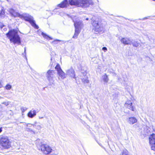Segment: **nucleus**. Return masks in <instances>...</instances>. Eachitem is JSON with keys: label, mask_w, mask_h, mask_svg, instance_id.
Instances as JSON below:
<instances>
[{"label": "nucleus", "mask_w": 155, "mask_h": 155, "mask_svg": "<svg viewBox=\"0 0 155 155\" xmlns=\"http://www.w3.org/2000/svg\"><path fill=\"white\" fill-rule=\"evenodd\" d=\"M39 119H42L43 118V117H41V116H39Z\"/></svg>", "instance_id": "e433bc0d"}, {"label": "nucleus", "mask_w": 155, "mask_h": 155, "mask_svg": "<svg viewBox=\"0 0 155 155\" xmlns=\"http://www.w3.org/2000/svg\"><path fill=\"white\" fill-rule=\"evenodd\" d=\"M31 125L30 124H26V123H25V124H24V125L26 126V127H31V125Z\"/></svg>", "instance_id": "72a5a7b5"}, {"label": "nucleus", "mask_w": 155, "mask_h": 155, "mask_svg": "<svg viewBox=\"0 0 155 155\" xmlns=\"http://www.w3.org/2000/svg\"><path fill=\"white\" fill-rule=\"evenodd\" d=\"M60 42H64V43H65L66 42V41H62V40H60L58 39H56L55 40H54L52 41L51 42V44L55 46L57 45L58 43Z\"/></svg>", "instance_id": "f3484780"}, {"label": "nucleus", "mask_w": 155, "mask_h": 155, "mask_svg": "<svg viewBox=\"0 0 155 155\" xmlns=\"http://www.w3.org/2000/svg\"><path fill=\"white\" fill-rule=\"evenodd\" d=\"M58 75L62 79H64L66 78V75L63 71L62 70L57 72Z\"/></svg>", "instance_id": "dca6fc26"}, {"label": "nucleus", "mask_w": 155, "mask_h": 155, "mask_svg": "<svg viewBox=\"0 0 155 155\" xmlns=\"http://www.w3.org/2000/svg\"><path fill=\"white\" fill-rule=\"evenodd\" d=\"M11 88V85L9 84H7L5 86V88L7 90H10Z\"/></svg>", "instance_id": "c756f323"}, {"label": "nucleus", "mask_w": 155, "mask_h": 155, "mask_svg": "<svg viewBox=\"0 0 155 155\" xmlns=\"http://www.w3.org/2000/svg\"><path fill=\"white\" fill-rule=\"evenodd\" d=\"M147 18H143V20H145V19H147Z\"/></svg>", "instance_id": "ea45409f"}, {"label": "nucleus", "mask_w": 155, "mask_h": 155, "mask_svg": "<svg viewBox=\"0 0 155 155\" xmlns=\"http://www.w3.org/2000/svg\"><path fill=\"white\" fill-rule=\"evenodd\" d=\"M131 43L133 46L134 47H138L140 44L139 43L137 42V41L133 40L131 41Z\"/></svg>", "instance_id": "412c9836"}, {"label": "nucleus", "mask_w": 155, "mask_h": 155, "mask_svg": "<svg viewBox=\"0 0 155 155\" xmlns=\"http://www.w3.org/2000/svg\"><path fill=\"white\" fill-rule=\"evenodd\" d=\"M0 28L2 31H5L7 30V28L5 27V26L2 23H0Z\"/></svg>", "instance_id": "393cba45"}, {"label": "nucleus", "mask_w": 155, "mask_h": 155, "mask_svg": "<svg viewBox=\"0 0 155 155\" xmlns=\"http://www.w3.org/2000/svg\"><path fill=\"white\" fill-rule=\"evenodd\" d=\"M2 104L5 105L6 106H8L9 104L8 103L6 102H3L2 103Z\"/></svg>", "instance_id": "c9c22d12"}, {"label": "nucleus", "mask_w": 155, "mask_h": 155, "mask_svg": "<svg viewBox=\"0 0 155 155\" xmlns=\"http://www.w3.org/2000/svg\"><path fill=\"white\" fill-rule=\"evenodd\" d=\"M5 16V11L3 10H2L0 13V18H3Z\"/></svg>", "instance_id": "b1692460"}, {"label": "nucleus", "mask_w": 155, "mask_h": 155, "mask_svg": "<svg viewBox=\"0 0 155 155\" xmlns=\"http://www.w3.org/2000/svg\"><path fill=\"white\" fill-rule=\"evenodd\" d=\"M25 130L26 131H28V132H33L32 130H31V129L29 128L28 127H26Z\"/></svg>", "instance_id": "473e14b6"}, {"label": "nucleus", "mask_w": 155, "mask_h": 155, "mask_svg": "<svg viewBox=\"0 0 155 155\" xmlns=\"http://www.w3.org/2000/svg\"><path fill=\"white\" fill-rule=\"evenodd\" d=\"M36 110L32 109L28 114V116L31 118H32L36 115Z\"/></svg>", "instance_id": "ddd939ff"}, {"label": "nucleus", "mask_w": 155, "mask_h": 155, "mask_svg": "<svg viewBox=\"0 0 155 155\" xmlns=\"http://www.w3.org/2000/svg\"><path fill=\"white\" fill-rule=\"evenodd\" d=\"M31 125H33L34 127L36 129H38V130H40L42 128L41 126L40 125L38 124L36 122L33 125L32 124Z\"/></svg>", "instance_id": "4be33fe9"}, {"label": "nucleus", "mask_w": 155, "mask_h": 155, "mask_svg": "<svg viewBox=\"0 0 155 155\" xmlns=\"http://www.w3.org/2000/svg\"><path fill=\"white\" fill-rule=\"evenodd\" d=\"M92 24L93 26V30L96 34L101 32H103L104 31V28L102 25L100 20L98 18L93 20Z\"/></svg>", "instance_id": "20e7f679"}, {"label": "nucleus", "mask_w": 155, "mask_h": 155, "mask_svg": "<svg viewBox=\"0 0 155 155\" xmlns=\"http://www.w3.org/2000/svg\"><path fill=\"white\" fill-rule=\"evenodd\" d=\"M41 35L43 36V37H44L45 39H46L48 40L53 39V38H52L50 37L49 36L47 35L46 34L44 33L43 32H42Z\"/></svg>", "instance_id": "6ab92c4d"}, {"label": "nucleus", "mask_w": 155, "mask_h": 155, "mask_svg": "<svg viewBox=\"0 0 155 155\" xmlns=\"http://www.w3.org/2000/svg\"><path fill=\"white\" fill-rule=\"evenodd\" d=\"M7 0V1H8V0Z\"/></svg>", "instance_id": "37998d69"}, {"label": "nucleus", "mask_w": 155, "mask_h": 155, "mask_svg": "<svg viewBox=\"0 0 155 155\" xmlns=\"http://www.w3.org/2000/svg\"><path fill=\"white\" fill-rule=\"evenodd\" d=\"M69 2L71 5L83 8H86L90 5H94V2L92 0H69Z\"/></svg>", "instance_id": "7ed1b4c3"}, {"label": "nucleus", "mask_w": 155, "mask_h": 155, "mask_svg": "<svg viewBox=\"0 0 155 155\" xmlns=\"http://www.w3.org/2000/svg\"><path fill=\"white\" fill-rule=\"evenodd\" d=\"M2 87V85L1 83H0V88H1Z\"/></svg>", "instance_id": "4c0bfd02"}, {"label": "nucleus", "mask_w": 155, "mask_h": 155, "mask_svg": "<svg viewBox=\"0 0 155 155\" xmlns=\"http://www.w3.org/2000/svg\"><path fill=\"white\" fill-rule=\"evenodd\" d=\"M121 42L125 45H130L131 41L129 38H122L120 40Z\"/></svg>", "instance_id": "9b49d317"}, {"label": "nucleus", "mask_w": 155, "mask_h": 155, "mask_svg": "<svg viewBox=\"0 0 155 155\" xmlns=\"http://www.w3.org/2000/svg\"><path fill=\"white\" fill-rule=\"evenodd\" d=\"M41 150L45 154H48L52 152V149L48 145L43 144L41 145Z\"/></svg>", "instance_id": "0eeeda50"}, {"label": "nucleus", "mask_w": 155, "mask_h": 155, "mask_svg": "<svg viewBox=\"0 0 155 155\" xmlns=\"http://www.w3.org/2000/svg\"><path fill=\"white\" fill-rule=\"evenodd\" d=\"M152 150L155 151V143L150 144Z\"/></svg>", "instance_id": "c85d7f7f"}, {"label": "nucleus", "mask_w": 155, "mask_h": 155, "mask_svg": "<svg viewBox=\"0 0 155 155\" xmlns=\"http://www.w3.org/2000/svg\"><path fill=\"white\" fill-rule=\"evenodd\" d=\"M1 146L4 149H8L11 147V143L7 136H2L0 138Z\"/></svg>", "instance_id": "39448f33"}, {"label": "nucleus", "mask_w": 155, "mask_h": 155, "mask_svg": "<svg viewBox=\"0 0 155 155\" xmlns=\"http://www.w3.org/2000/svg\"><path fill=\"white\" fill-rule=\"evenodd\" d=\"M122 155H128V151L126 149L123 150V152L122 153Z\"/></svg>", "instance_id": "bb28decb"}, {"label": "nucleus", "mask_w": 155, "mask_h": 155, "mask_svg": "<svg viewBox=\"0 0 155 155\" xmlns=\"http://www.w3.org/2000/svg\"><path fill=\"white\" fill-rule=\"evenodd\" d=\"M137 119L134 117H129L127 119V121L130 124H133L137 122Z\"/></svg>", "instance_id": "f8f14e48"}, {"label": "nucleus", "mask_w": 155, "mask_h": 155, "mask_svg": "<svg viewBox=\"0 0 155 155\" xmlns=\"http://www.w3.org/2000/svg\"><path fill=\"white\" fill-rule=\"evenodd\" d=\"M2 131V128H0V133H1Z\"/></svg>", "instance_id": "58836bf2"}, {"label": "nucleus", "mask_w": 155, "mask_h": 155, "mask_svg": "<svg viewBox=\"0 0 155 155\" xmlns=\"http://www.w3.org/2000/svg\"><path fill=\"white\" fill-rule=\"evenodd\" d=\"M54 71L53 70H48L46 74V76L47 79L50 82L53 81Z\"/></svg>", "instance_id": "6e6552de"}, {"label": "nucleus", "mask_w": 155, "mask_h": 155, "mask_svg": "<svg viewBox=\"0 0 155 155\" xmlns=\"http://www.w3.org/2000/svg\"><path fill=\"white\" fill-rule=\"evenodd\" d=\"M55 69L57 70V72L59 71H60L62 70L59 64H57L56 65V66L55 67Z\"/></svg>", "instance_id": "a878e982"}, {"label": "nucleus", "mask_w": 155, "mask_h": 155, "mask_svg": "<svg viewBox=\"0 0 155 155\" xmlns=\"http://www.w3.org/2000/svg\"><path fill=\"white\" fill-rule=\"evenodd\" d=\"M102 79L105 83H107L109 81V79L106 74L102 76Z\"/></svg>", "instance_id": "a211bd4d"}, {"label": "nucleus", "mask_w": 155, "mask_h": 155, "mask_svg": "<svg viewBox=\"0 0 155 155\" xmlns=\"http://www.w3.org/2000/svg\"><path fill=\"white\" fill-rule=\"evenodd\" d=\"M125 79L124 78H123V79L122 80L121 78H118V80L119 82H120L121 83H124V82H125Z\"/></svg>", "instance_id": "cd10ccee"}, {"label": "nucleus", "mask_w": 155, "mask_h": 155, "mask_svg": "<svg viewBox=\"0 0 155 155\" xmlns=\"http://www.w3.org/2000/svg\"><path fill=\"white\" fill-rule=\"evenodd\" d=\"M89 19L88 18H87L86 19V20H88Z\"/></svg>", "instance_id": "a19ab883"}, {"label": "nucleus", "mask_w": 155, "mask_h": 155, "mask_svg": "<svg viewBox=\"0 0 155 155\" xmlns=\"http://www.w3.org/2000/svg\"><path fill=\"white\" fill-rule=\"evenodd\" d=\"M6 35L11 43H13L14 45H20L21 44V38L17 30H11L6 34Z\"/></svg>", "instance_id": "f03ea898"}, {"label": "nucleus", "mask_w": 155, "mask_h": 155, "mask_svg": "<svg viewBox=\"0 0 155 155\" xmlns=\"http://www.w3.org/2000/svg\"><path fill=\"white\" fill-rule=\"evenodd\" d=\"M22 55L23 57L24 56L26 58V59L27 60V58L26 57V47H25L24 48V53L22 54Z\"/></svg>", "instance_id": "2f4dec72"}, {"label": "nucleus", "mask_w": 155, "mask_h": 155, "mask_svg": "<svg viewBox=\"0 0 155 155\" xmlns=\"http://www.w3.org/2000/svg\"><path fill=\"white\" fill-rule=\"evenodd\" d=\"M149 140L150 144L155 143V134H153L151 135L149 137Z\"/></svg>", "instance_id": "4468645a"}, {"label": "nucleus", "mask_w": 155, "mask_h": 155, "mask_svg": "<svg viewBox=\"0 0 155 155\" xmlns=\"http://www.w3.org/2000/svg\"><path fill=\"white\" fill-rule=\"evenodd\" d=\"M8 11L11 16L14 17H18L21 18H23L25 21H28L35 28L37 29L38 28V26L36 24L33 17L31 16L28 15L25 16L20 15L12 8L9 9Z\"/></svg>", "instance_id": "f257e3e1"}, {"label": "nucleus", "mask_w": 155, "mask_h": 155, "mask_svg": "<svg viewBox=\"0 0 155 155\" xmlns=\"http://www.w3.org/2000/svg\"><path fill=\"white\" fill-rule=\"evenodd\" d=\"M102 49L104 52H106L107 51V49L106 47H103Z\"/></svg>", "instance_id": "f704fd0d"}, {"label": "nucleus", "mask_w": 155, "mask_h": 155, "mask_svg": "<svg viewBox=\"0 0 155 155\" xmlns=\"http://www.w3.org/2000/svg\"><path fill=\"white\" fill-rule=\"evenodd\" d=\"M51 155H55L54 154H52Z\"/></svg>", "instance_id": "79ce46f5"}, {"label": "nucleus", "mask_w": 155, "mask_h": 155, "mask_svg": "<svg viewBox=\"0 0 155 155\" xmlns=\"http://www.w3.org/2000/svg\"><path fill=\"white\" fill-rule=\"evenodd\" d=\"M73 21L74 23L75 29H77L78 30H80L83 27V25L82 21L76 16L73 18Z\"/></svg>", "instance_id": "423d86ee"}, {"label": "nucleus", "mask_w": 155, "mask_h": 155, "mask_svg": "<svg viewBox=\"0 0 155 155\" xmlns=\"http://www.w3.org/2000/svg\"><path fill=\"white\" fill-rule=\"evenodd\" d=\"M21 109L22 111V112L23 113L27 110V108L26 107H22L21 108Z\"/></svg>", "instance_id": "7c9ffc66"}, {"label": "nucleus", "mask_w": 155, "mask_h": 155, "mask_svg": "<svg viewBox=\"0 0 155 155\" xmlns=\"http://www.w3.org/2000/svg\"><path fill=\"white\" fill-rule=\"evenodd\" d=\"M80 32V30H78L77 29L75 30V33L73 37V38H77V36L79 34Z\"/></svg>", "instance_id": "5701e85b"}, {"label": "nucleus", "mask_w": 155, "mask_h": 155, "mask_svg": "<svg viewBox=\"0 0 155 155\" xmlns=\"http://www.w3.org/2000/svg\"><path fill=\"white\" fill-rule=\"evenodd\" d=\"M67 4V0H64L61 4H58V6L62 8L66 7Z\"/></svg>", "instance_id": "2eb2a0df"}, {"label": "nucleus", "mask_w": 155, "mask_h": 155, "mask_svg": "<svg viewBox=\"0 0 155 155\" xmlns=\"http://www.w3.org/2000/svg\"><path fill=\"white\" fill-rule=\"evenodd\" d=\"M66 74L76 79V77L74 74V71L72 68H71L66 71Z\"/></svg>", "instance_id": "1a4fd4ad"}, {"label": "nucleus", "mask_w": 155, "mask_h": 155, "mask_svg": "<svg viewBox=\"0 0 155 155\" xmlns=\"http://www.w3.org/2000/svg\"><path fill=\"white\" fill-rule=\"evenodd\" d=\"M81 79L84 83H87L89 82V80L87 79V77L86 76H84V77L81 78Z\"/></svg>", "instance_id": "aec40b11"}, {"label": "nucleus", "mask_w": 155, "mask_h": 155, "mask_svg": "<svg viewBox=\"0 0 155 155\" xmlns=\"http://www.w3.org/2000/svg\"><path fill=\"white\" fill-rule=\"evenodd\" d=\"M124 106L130 110L134 111L135 107L132 105V103L130 101H127L125 103Z\"/></svg>", "instance_id": "9d476101"}]
</instances>
